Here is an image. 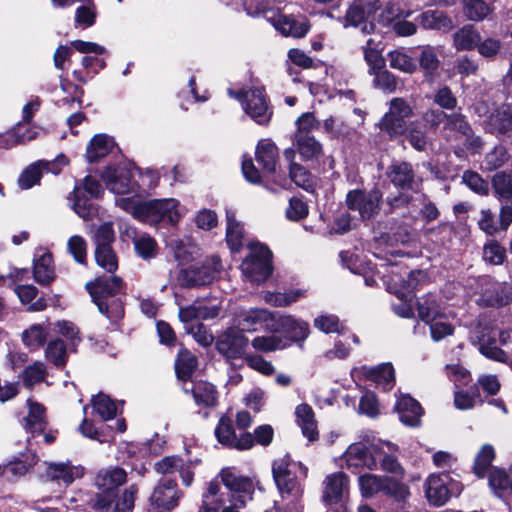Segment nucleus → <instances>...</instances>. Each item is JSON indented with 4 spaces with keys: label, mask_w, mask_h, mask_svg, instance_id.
Returning <instances> with one entry per match:
<instances>
[{
    "label": "nucleus",
    "mask_w": 512,
    "mask_h": 512,
    "mask_svg": "<svg viewBox=\"0 0 512 512\" xmlns=\"http://www.w3.org/2000/svg\"><path fill=\"white\" fill-rule=\"evenodd\" d=\"M117 205L142 222L156 225L166 222L175 225L186 213V209L174 198L135 201L132 198H120Z\"/></svg>",
    "instance_id": "f257e3e1"
},
{
    "label": "nucleus",
    "mask_w": 512,
    "mask_h": 512,
    "mask_svg": "<svg viewBox=\"0 0 512 512\" xmlns=\"http://www.w3.org/2000/svg\"><path fill=\"white\" fill-rule=\"evenodd\" d=\"M121 288L122 280L117 276L98 277L94 282L87 284V289L100 313L114 322L121 319L124 314L121 300L115 297Z\"/></svg>",
    "instance_id": "f03ea898"
},
{
    "label": "nucleus",
    "mask_w": 512,
    "mask_h": 512,
    "mask_svg": "<svg viewBox=\"0 0 512 512\" xmlns=\"http://www.w3.org/2000/svg\"><path fill=\"white\" fill-rule=\"evenodd\" d=\"M127 481V473L123 468L111 467L100 470L95 477V486L98 493L95 495L92 506L101 511H108L115 501L118 488Z\"/></svg>",
    "instance_id": "7ed1b4c3"
},
{
    "label": "nucleus",
    "mask_w": 512,
    "mask_h": 512,
    "mask_svg": "<svg viewBox=\"0 0 512 512\" xmlns=\"http://www.w3.org/2000/svg\"><path fill=\"white\" fill-rule=\"evenodd\" d=\"M214 481L225 486L227 492H222L228 505L245 506L252 499L255 490L253 480L238 474L232 468H223Z\"/></svg>",
    "instance_id": "20e7f679"
},
{
    "label": "nucleus",
    "mask_w": 512,
    "mask_h": 512,
    "mask_svg": "<svg viewBox=\"0 0 512 512\" xmlns=\"http://www.w3.org/2000/svg\"><path fill=\"white\" fill-rule=\"evenodd\" d=\"M289 466L290 460L287 456L276 460L272 467L273 478L282 498L290 500L292 506L286 508L288 512H300L301 509L296 502L302 496V489Z\"/></svg>",
    "instance_id": "39448f33"
},
{
    "label": "nucleus",
    "mask_w": 512,
    "mask_h": 512,
    "mask_svg": "<svg viewBox=\"0 0 512 512\" xmlns=\"http://www.w3.org/2000/svg\"><path fill=\"white\" fill-rule=\"evenodd\" d=\"M249 249L241 264L242 273L252 282H263L272 273L271 251L261 244H251Z\"/></svg>",
    "instance_id": "423d86ee"
},
{
    "label": "nucleus",
    "mask_w": 512,
    "mask_h": 512,
    "mask_svg": "<svg viewBox=\"0 0 512 512\" xmlns=\"http://www.w3.org/2000/svg\"><path fill=\"white\" fill-rule=\"evenodd\" d=\"M382 197V192L378 189H355L348 192L346 204L350 210L357 212L362 220H369L379 213Z\"/></svg>",
    "instance_id": "0eeeda50"
},
{
    "label": "nucleus",
    "mask_w": 512,
    "mask_h": 512,
    "mask_svg": "<svg viewBox=\"0 0 512 512\" xmlns=\"http://www.w3.org/2000/svg\"><path fill=\"white\" fill-rule=\"evenodd\" d=\"M475 290L477 303L484 306H502L510 301V294L507 286L503 283L494 281L489 276H480L474 280L471 285Z\"/></svg>",
    "instance_id": "6e6552de"
},
{
    "label": "nucleus",
    "mask_w": 512,
    "mask_h": 512,
    "mask_svg": "<svg viewBox=\"0 0 512 512\" xmlns=\"http://www.w3.org/2000/svg\"><path fill=\"white\" fill-rule=\"evenodd\" d=\"M413 115L412 107L403 98H393L387 113L380 121V129L390 136L403 135L406 132V119Z\"/></svg>",
    "instance_id": "1a4fd4ad"
},
{
    "label": "nucleus",
    "mask_w": 512,
    "mask_h": 512,
    "mask_svg": "<svg viewBox=\"0 0 512 512\" xmlns=\"http://www.w3.org/2000/svg\"><path fill=\"white\" fill-rule=\"evenodd\" d=\"M68 164L66 156L59 155L53 161L39 160L29 165L19 176L18 184L22 189H29L39 183L44 171L59 174L64 166Z\"/></svg>",
    "instance_id": "9d476101"
},
{
    "label": "nucleus",
    "mask_w": 512,
    "mask_h": 512,
    "mask_svg": "<svg viewBox=\"0 0 512 512\" xmlns=\"http://www.w3.org/2000/svg\"><path fill=\"white\" fill-rule=\"evenodd\" d=\"M277 316L278 314L272 313L267 309H249L240 313L237 319V327L243 332L256 331L258 328L276 332L279 329L276 323Z\"/></svg>",
    "instance_id": "9b49d317"
},
{
    "label": "nucleus",
    "mask_w": 512,
    "mask_h": 512,
    "mask_svg": "<svg viewBox=\"0 0 512 512\" xmlns=\"http://www.w3.org/2000/svg\"><path fill=\"white\" fill-rule=\"evenodd\" d=\"M229 94L237 99L245 97L244 109L246 113L255 120L258 124H267L271 117V112L268 110L266 97L262 88H254L247 92L233 93L229 90Z\"/></svg>",
    "instance_id": "f8f14e48"
},
{
    "label": "nucleus",
    "mask_w": 512,
    "mask_h": 512,
    "mask_svg": "<svg viewBox=\"0 0 512 512\" xmlns=\"http://www.w3.org/2000/svg\"><path fill=\"white\" fill-rule=\"evenodd\" d=\"M221 263L218 257H213L211 262L202 266H191L181 270L179 281L182 286L197 287L211 283L216 274L220 271Z\"/></svg>",
    "instance_id": "ddd939ff"
},
{
    "label": "nucleus",
    "mask_w": 512,
    "mask_h": 512,
    "mask_svg": "<svg viewBox=\"0 0 512 512\" xmlns=\"http://www.w3.org/2000/svg\"><path fill=\"white\" fill-rule=\"evenodd\" d=\"M248 345V339L239 328H229L219 336L216 348L227 359H235L242 356Z\"/></svg>",
    "instance_id": "4468645a"
},
{
    "label": "nucleus",
    "mask_w": 512,
    "mask_h": 512,
    "mask_svg": "<svg viewBox=\"0 0 512 512\" xmlns=\"http://www.w3.org/2000/svg\"><path fill=\"white\" fill-rule=\"evenodd\" d=\"M133 171L126 167H108L102 174L109 190L115 194H129L136 191V183L132 180Z\"/></svg>",
    "instance_id": "2eb2a0df"
},
{
    "label": "nucleus",
    "mask_w": 512,
    "mask_h": 512,
    "mask_svg": "<svg viewBox=\"0 0 512 512\" xmlns=\"http://www.w3.org/2000/svg\"><path fill=\"white\" fill-rule=\"evenodd\" d=\"M182 493L173 480H162L154 488L150 503L161 511H171L178 506Z\"/></svg>",
    "instance_id": "dca6fc26"
},
{
    "label": "nucleus",
    "mask_w": 512,
    "mask_h": 512,
    "mask_svg": "<svg viewBox=\"0 0 512 512\" xmlns=\"http://www.w3.org/2000/svg\"><path fill=\"white\" fill-rule=\"evenodd\" d=\"M346 466L352 472L360 468L373 470L377 467L375 453L372 451V444L367 447L361 442L352 443L344 454Z\"/></svg>",
    "instance_id": "f3484780"
},
{
    "label": "nucleus",
    "mask_w": 512,
    "mask_h": 512,
    "mask_svg": "<svg viewBox=\"0 0 512 512\" xmlns=\"http://www.w3.org/2000/svg\"><path fill=\"white\" fill-rule=\"evenodd\" d=\"M425 276L426 274L423 271H403V273L399 274L392 270L391 276H388L386 280L387 288L398 298L404 299Z\"/></svg>",
    "instance_id": "a211bd4d"
},
{
    "label": "nucleus",
    "mask_w": 512,
    "mask_h": 512,
    "mask_svg": "<svg viewBox=\"0 0 512 512\" xmlns=\"http://www.w3.org/2000/svg\"><path fill=\"white\" fill-rule=\"evenodd\" d=\"M44 465L46 479L49 481H62L65 486H69L84 474V469L81 466L72 465L70 461L58 463L45 462Z\"/></svg>",
    "instance_id": "6ab92c4d"
},
{
    "label": "nucleus",
    "mask_w": 512,
    "mask_h": 512,
    "mask_svg": "<svg viewBox=\"0 0 512 512\" xmlns=\"http://www.w3.org/2000/svg\"><path fill=\"white\" fill-rule=\"evenodd\" d=\"M450 478L447 474H432L425 484V493L428 501L434 506L444 505L450 498L448 483Z\"/></svg>",
    "instance_id": "aec40b11"
},
{
    "label": "nucleus",
    "mask_w": 512,
    "mask_h": 512,
    "mask_svg": "<svg viewBox=\"0 0 512 512\" xmlns=\"http://www.w3.org/2000/svg\"><path fill=\"white\" fill-rule=\"evenodd\" d=\"M349 481L342 472H336L326 477L324 481L323 500L326 504L341 502L348 494Z\"/></svg>",
    "instance_id": "412c9836"
},
{
    "label": "nucleus",
    "mask_w": 512,
    "mask_h": 512,
    "mask_svg": "<svg viewBox=\"0 0 512 512\" xmlns=\"http://www.w3.org/2000/svg\"><path fill=\"white\" fill-rule=\"evenodd\" d=\"M372 451L375 453L377 463H380L382 470L396 475H402L404 473V469L393 455V453L397 451L395 444L378 441L372 444Z\"/></svg>",
    "instance_id": "4be33fe9"
},
{
    "label": "nucleus",
    "mask_w": 512,
    "mask_h": 512,
    "mask_svg": "<svg viewBox=\"0 0 512 512\" xmlns=\"http://www.w3.org/2000/svg\"><path fill=\"white\" fill-rule=\"evenodd\" d=\"M395 408L404 425L416 427L420 424L423 410L420 404L409 395L398 397Z\"/></svg>",
    "instance_id": "5701e85b"
},
{
    "label": "nucleus",
    "mask_w": 512,
    "mask_h": 512,
    "mask_svg": "<svg viewBox=\"0 0 512 512\" xmlns=\"http://www.w3.org/2000/svg\"><path fill=\"white\" fill-rule=\"evenodd\" d=\"M33 276L41 285L50 284L55 279L52 254L40 248L34 256Z\"/></svg>",
    "instance_id": "b1692460"
},
{
    "label": "nucleus",
    "mask_w": 512,
    "mask_h": 512,
    "mask_svg": "<svg viewBox=\"0 0 512 512\" xmlns=\"http://www.w3.org/2000/svg\"><path fill=\"white\" fill-rule=\"evenodd\" d=\"M388 179L400 189H413L416 184L412 165L408 162L398 161L392 163L387 170Z\"/></svg>",
    "instance_id": "393cba45"
},
{
    "label": "nucleus",
    "mask_w": 512,
    "mask_h": 512,
    "mask_svg": "<svg viewBox=\"0 0 512 512\" xmlns=\"http://www.w3.org/2000/svg\"><path fill=\"white\" fill-rule=\"evenodd\" d=\"M487 129L497 135L512 132V104H503L496 108L487 119Z\"/></svg>",
    "instance_id": "a878e982"
},
{
    "label": "nucleus",
    "mask_w": 512,
    "mask_h": 512,
    "mask_svg": "<svg viewBox=\"0 0 512 512\" xmlns=\"http://www.w3.org/2000/svg\"><path fill=\"white\" fill-rule=\"evenodd\" d=\"M279 329L289 335L290 339L295 342H303L310 333L309 324L305 321L295 319L291 315H278L276 320Z\"/></svg>",
    "instance_id": "bb28decb"
},
{
    "label": "nucleus",
    "mask_w": 512,
    "mask_h": 512,
    "mask_svg": "<svg viewBox=\"0 0 512 512\" xmlns=\"http://www.w3.org/2000/svg\"><path fill=\"white\" fill-rule=\"evenodd\" d=\"M220 308L216 305L205 306L200 303H194L187 307L179 309V319L190 326L195 320H208L218 316Z\"/></svg>",
    "instance_id": "cd10ccee"
},
{
    "label": "nucleus",
    "mask_w": 512,
    "mask_h": 512,
    "mask_svg": "<svg viewBox=\"0 0 512 512\" xmlns=\"http://www.w3.org/2000/svg\"><path fill=\"white\" fill-rule=\"evenodd\" d=\"M275 28L284 36L300 38L306 35L309 25L304 17L279 15L275 20Z\"/></svg>",
    "instance_id": "c85d7f7f"
},
{
    "label": "nucleus",
    "mask_w": 512,
    "mask_h": 512,
    "mask_svg": "<svg viewBox=\"0 0 512 512\" xmlns=\"http://www.w3.org/2000/svg\"><path fill=\"white\" fill-rule=\"evenodd\" d=\"M296 421L302 430V434L310 441L318 439L317 422L314 411L308 404H300L295 410Z\"/></svg>",
    "instance_id": "c756f323"
},
{
    "label": "nucleus",
    "mask_w": 512,
    "mask_h": 512,
    "mask_svg": "<svg viewBox=\"0 0 512 512\" xmlns=\"http://www.w3.org/2000/svg\"><path fill=\"white\" fill-rule=\"evenodd\" d=\"M284 157L290 162V177L292 181L306 191H312L315 186L314 178L301 165L294 162L295 150L288 148L284 151Z\"/></svg>",
    "instance_id": "7c9ffc66"
},
{
    "label": "nucleus",
    "mask_w": 512,
    "mask_h": 512,
    "mask_svg": "<svg viewBox=\"0 0 512 512\" xmlns=\"http://www.w3.org/2000/svg\"><path fill=\"white\" fill-rule=\"evenodd\" d=\"M202 498V504L198 512H221L224 505L227 504L222 488L216 481L209 482Z\"/></svg>",
    "instance_id": "2f4dec72"
},
{
    "label": "nucleus",
    "mask_w": 512,
    "mask_h": 512,
    "mask_svg": "<svg viewBox=\"0 0 512 512\" xmlns=\"http://www.w3.org/2000/svg\"><path fill=\"white\" fill-rule=\"evenodd\" d=\"M184 391L186 393H188L189 391L192 392L195 403L198 406L212 407L215 406L217 403V391L211 383L199 381L196 383H192L191 388H188L185 385Z\"/></svg>",
    "instance_id": "473e14b6"
},
{
    "label": "nucleus",
    "mask_w": 512,
    "mask_h": 512,
    "mask_svg": "<svg viewBox=\"0 0 512 512\" xmlns=\"http://www.w3.org/2000/svg\"><path fill=\"white\" fill-rule=\"evenodd\" d=\"M277 159L278 149L276 145L269 140H261L256 148V161L266 173H275Z\"/></svg>",
    "instance_id": "72a5a7b5"
},
{
    "label": "nucleus",
    "mask_w": 512,
    "mask_h": 512,
    "mask_svg": "<svg viewBox=\"0 0 512 512\" xmlns=\"http://www.w3.org/2000/svg\"><path fill=\"white\" fill-rule=\"evenodd\" d=\"M293 144L304 161L317 159L322 154V145L309 134H295Z\"/></svg>",
    "instance_id": "f704fd0d"
},
{
    "label": "nucleus",
    "mask_w": 512,
    "mask_h": 512,
    "mask_svg": "<svg viewBox=\"0 0 512 512\" xmlns=\"http://www.w3.org/2000/svg\"><path fill=\"white\" fill-rule=\"evenodd\" d=\"M121 233L133 239L135 250L139 256L144 259L155 257L157 243L149 234L143 233L137 236L136 231L131 227H126Z\"/></svg>",
    "instance_id": "c9c22d12"
},
{
    "label": "nucleus",
    "mask_w": 512,
    "mask_h": 512,
    "mask_svg": "<svg viewBox=\"0 0 512 512\" xmlns=\"http://www.w3.org/2000/svg\"><path fill=\"white\" fill-rule=\"evenodd\" d=\"M29 412L25 417V429L32 435L40 434L46 426L45 409L39 403L28 400Z\"/></svg>",
    "instance_id": "e433bc0d"
},
{
    "label": "nucleus",
    "mask_w": 512,
    "mask_h": 512,
    "mask_svg": "<svg viewBox=\"0 0 512 512\" xmlns=\"http://www.w3.org/2000/svg\"><path fill=\"white\" fill-rule=\"evenodd\" d=\"M69 199L73 202L72 209L84 220H90L96 214V208L91 200L84 194L80 186H76Z\"/></svg>",
    "instance_id": "4c0bfd02"
},
{
    "label": "nucleus",
    "mask_w": 512,
    "mask_h": 512,
    "mask_svg": "<svg viewBox=\"0 0 512 512\" xmlns=\"http://www.w3.org/2000/svg\"><path fill=\"white\" fill-rule=\"evenodd\" d=\"M50 330V324H33L22 332V341L30 350H35L44 345Z\"/></svg>",
    "instance_id": "58836bf2"
},
{
    "label": "nucleus",
    "mask_w": 512,
    "mask_h": 512,
    "mask_svg": "<svg viewBox=\"0 0 512 512\" xmlns=\"http://www.w3.org/2000/svg\"><path fill=\"white\" fill-rule=\"evenodd\" d=\"M113 140L105 134L95 135L86 149V158L89 162H97L110 153L113 148Z\"/></svg>",
    "instance_id": "ea45409f"
},
{
    "label": "nucleus",
    "mask_w": 512,
    "mask_h": 512,
    "mask_svg": "<svg viewBox=\"0 0 512 512\" xmlns=\"http://www.w3.org/2000/svg\"><path fill=\"white\" fill-rule=\"evenodd\" d=\"M417 310L419 318L427 324L445 316L437 298L433 295H428L420 301Z\"/></svg>",
    "instance_id": "a19ab883"
},
{
    "label": "nucleus",
    "mask_w": 512,
    "mask_h": 512,
    "mask_svg": "<svg viewBox=\"0 0 512 512\" xmlns=\"http://www.w3.org/2000/svg\"><path fill=\"white\" fill-rule=\"evenodd\" d=\"M123 402L115 403L108 395L99 393L92 399V406L94 411L100 416L102 420H110L114 418Z\"/></svg>",
    "instance_id": "79ce46f5"
},
{
    "label": "nucleus",
    "mask_w": 512,
    "mask_h": 512,
    "mask_svg": "<svg viewBox=\"0 0 512 512\" xmlns=\"http://www.w3.org/2000/svg\"><path fill=\"white\" fill-rule=\"evenodd\" d=\"M418 21L425 29L448 30L452 28V21L443 12L437 10H428L423 12Z\"/></svg>",
    "instance_id": "37998d69"
},
{
    "label": "nucleus",
    "mask_w": 512,
    "mask_h": 512,
    "mask_svg": "<svg viewBox=\"0 0 512 512\" xmlns=\"http://www.w3.org/2000/svg\"><path fill=\"white\" fill-rule=\"evenodd\" d=\"M227 229L226 240L232 251H238L242 247L243 242V229L235 218L233 211H226Z\"/></svg>",
    "instance_id": "c03bdc74"
},
{
    "label": "nucleus",
    "mask_w": 512,
    "mask_h": 512,
    "mask_svg": "<svg viewBox=\"0 0 512 512\" xmlns=\"http://www.w3.org/2000/svg\"><path fill=\"white\" fill-rule=\"evenodd\" d=\"M480 40V34L472 25L462 27L454 35L457 50H471L479 44Z\"/></svg>",
    "instance_id": "a18cd8bd"
},
{
    "label": "nucleus",
    "mask_w": 512,
    "mask_h": 512,
    "mask_svg": "<svg viewBox=\"0 0 512 512\" xmlns=\"http://www.w3.org/2000/svg\"><path fill=\"white\" fill-rule=\"evenodd\" d=\"M462 5L465 16L471 21H482L493 11L483 0H463Z\"/></svg>",
    "instance_id": "49530a36"
},
{
    "label": "nucleus",
    "mask_w": 512,
    "mask_h": 512,
    "mask_svg": "<svg viewBox=\"0 0 512 512\" xmlns=\"http://www.w3.org/2000/svg\"><path fill=\"white\" fill-rule=\"evenodd\" d=\"M197 366L196 357L188 350H181L175 362V370L178 378L186 381L191 377Z\"/></svg>",
    "instance_id": "de8ad7c7"
},
{
    "label": "nucleus",
    "mask_w": 512,
    "mask_h": 512,
    "mask_svg": "<svg viewBox=\"0 0 512 512\" xmlns=\"http://www.w3.org/2000/svg\"><path fill=\"white\" fill-rule=\"evenodd\" d=\"M492 186L498 199L509 200L512 197V174L496 173L492 178Z\"/></svg>",
    "instance_id": "09e8293b"
},
{
    "label": "nucleus",
    "mask_w": 512,
    "mask_h": 512,
    "mask_svg": "<svg viewBox=\"0 0 512 512\" xmlns=\"http://www.w3.org/2000/svg\"><path fill=\"white\" fill-rule=\"evenodd\" d=\"M361 493L364 497H372L384 491L385 477L373 474H365L359 477Z\"/></svg>",
    "instance_id": "8fccbe9b"
},
{
    "label": "nucleus",
    "mask_w": 512,
    "mask_h": 512,
    "mask_svg": "<svg viewBox=\"0 0 512 512\" xmlns=\"http://www.w3.org/2000/svg\"><path fill=\"white\" fill-rule=\"evenodd\" d=\"M252 347L260 352H272L287 347V342L276 335L257 336L251 342Z\"/></svg>",
    "instance_id": "3c124183"
},
{
    "label": "nucleus",
    "mask_w": 512,
    "mask_h": 512,
    "mask_svg": "<svg viewBox=\"0 0 512 512\" xmlns=\"http://www.w3.org/2000/svg\"><path fill=\"white\" fill-rule=\"evenodd\" d=\"M495 458V450L492 445L485 444L475 457L474 472L479 478H483L487 469Z\"/></svg>",
    "instance_id": "603ef678"
},
{
    "label": "nucleus",
    "mask_w": 512,
    "mask_h": 512,
    "mask_svg": "<svg viewBox=\"0 0 512 512\" xmlns=\"http://www.w3.org/2000/svg\"><path fill=\"white\" fill-rule=\"evenodd\" d=\"M305 290L295 289L286 293L267 292L264 300L274 306H288L305 296Z\"/></svg>",
    "instance_id": "864d4df0"
},
{
    "label": "nucleus",
    "mask_w": 512,
    "mask_h": 512,
    "mask_svg": "<svg viewBox=\"0 0 512 512\" xmlns=\"http://www.w3.org/2000/svg\"><path fill=\"white\" fill-rule=\"evenodd\" d=\"M388 61L391 68L404 73H413L416 70V63L413 58L401 50L389 52Z\"/></svg>",
    "instance_id": "5fc2aeb1"
},
{
    "label": "nucleus",
    "mask_w": 512,
    "mask_h": 512,
    "mask_svg": "<svg viewBox=\"0 0 512 512\" xmlns=\"http://www.w3.org/2000/svg\"><path fill=\"white\" fill-rule=\"evenodd\" d=\"M23 128L22 123H18L13 129L0 133V148L9 149L17 144L25 143L35 139L33 135H21L20 130Z\"/></svg>",
    "instance_id": "6e6d98bb"
},
{
    "label": "nucleus",
    "mask_w": 512,
    "mask_h": 512,
    "mask_svg": "<svg viewBox=\"0 0 512 512\" xmlns=\"http://www.w3.org/2000/svg\"><path fill=\"white\" fill-rule=\"evenodd\" d=\"M46 366L43 362H34L28 365L22 372L21 378L26 387H32L44 381L46 377Z\"/></svg>",
    "instance_id": "4d7b16f0"
},
{
    "label": "nucleus",
    "mask_w": 512,
    "mask_h": 512,
    "mask_svg": "<svg viewBox=\"0 0 512 512\" xmlns=\"http://www.w3.org/2000/svg\"><path fill=\"white\" fill-rule=\"evenodd\" d=\"M45 356L55 366H64L67 360V348L64 342L60 339L49 342L45 350Z\"/></svg>",
    "instance_id": "13d9d810"
},
{
    "label": "nucleus",
    "mask_w": 512,
    "mask_h": 512,
    "mask_svg": "<svg viewBox=\"0 0 512 512\" xmlns=\"http://www.w3.org/2000/svg\"><path fill=\"white\" fill-rule=\"evenodd\" d=\"M95 259L97 264L109 273H113L118 268L117 256L111 246L96 247Z\"/></svg>",
    "instance_id": "bf43d9fd"
},
{
    "label": "nucleus",
    "mask_w": 512,
    "mask_h": 512,
    "mask_svg": "<svg viewBox=\"0 0 512 512\" xmlns=\"http://www.w3.org/2000/svg\"><path fill=\"white\" fill-rule=\"evenodd\" d=\"M423 126L424 125L419 122H411L406 129L408 142L418 151L425 150L427 146V137Z\"/></svg>",
    "instance_id": "052dcab7"
},
{
    "label": "nucleus",
    "mask_w": 512,
    "mask_h": 512,
    "mask_svg": "<svg viewBox=\"0 0 512 512\" xmlns=\"http://www.w3.org/2000/svg\"><path fill=\"white\" fill-rule=\"evenodd\" d=\"M215 436L217 440L227 447H231L232 443L236 438L235 431L233 429L232 421L226 416H222L215 429Z\"/></svg>",
    "instance_id": "680f3d73"
},
{
    "label": "nucleus",
    "mask_w": 512,
    "mask_h": 512,
    "mask_svg": "<svg viewBox=\"0 0 512 512\" xmlns=\"http://www.w3.org/2000/svg\"><path fill=\"white\" fill-rule=\"evenodd\" d=\"M489 485L497 496L511 488L512 479L508 477L504 470L494 468L489 473Z\"/></svg>",
    "instance_id": "e2e57ef3"
},
{
    "label": "nucleus",
    "mask_w": 512,
    "mask_h": 512,
    "mask_svg": "<svg viewBox=\"0 0 512 512\" xmlns=\"http://www.w3.org/2000/svg\"><path fill=\"white\" fill-rule=\"evenodd\" d=\"M507 151L502 146H497L486 154L482 168L487 171H494L504 165L507 161Z\"/></svg>",
    "instance_id": "0e129e2a"
},
{
    "label": "nucleus",
    "mask_w": 512,
    "mask_h": 512,
    "mask_svg": "<svg viewBox=\"0 0 512 512\" xmlns=\"http://www.w3.org/2000/svg\"><path fill=\"white\" fill-rule=\"evenodd\" d=\"M67 250L73 256L74 260L84 264L87 259V242L80 235H73L68 239Z\"/></svg>",
    "instance_id": "69168bd1"
},
{
    "label": "nucleus",
    "mask_w": 512,
    "mask_h": 512,
    "mask_svg": "<svg viewBox=\"0 0 512 512\" xmlns=\"http://www.w3.org/2000/svg\"><path fill=\"white\" fill-rule=\"evenodd\" d=\"M96 247L111 246L115 240V233L112 222H104L97 227L93 234Z\"/></svg>",
    "instance_id": "338daca9"
},
{
    "label": "nucleus",
    "mask_w": 512,
    "mask_h": 512,
    "mask_svg": "<svg viewBox=\"0 0 512 512\" xmlns=\"http://www.w3.org/2000/svg\"><path fill=\"white\" fill-rule=\"evenodd\" d=\"M138 493L136 485L128 486L116 501L113 512H131L134 508V501Z\"/></svg>",
    "instance_id": "774afa93"
}]
</instances>
